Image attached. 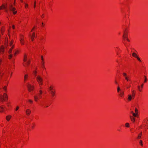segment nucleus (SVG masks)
Here are the masks:
<instances>
[{
    "label": "nucleus",
    "instance_id": "obj_1",
    "mask_svg": "<svg viewBox=\"0 0 148 148\" xmlns=\"http://www.w3.org/2000/svg\"><path fill=\"white\" fill-rule=\"evenodd\" d=\"M30 63V60L29 59H28L27 56L26 54L25 53L24 55L23 62V64L24 66L26 67L28 66Z\"/></svg>",
    "mask_w": 148,
    "mask_h": 148
},
{
    "label": "nucleus",
    "instance_id": "obj_2",
    "mask_svg": "<svg viewBox=\"0 0 148 148\" xmlns=\"http://www.w3.org/2000/svg\"><path fill=\"white\" fill-rule=\"evenodd\" d=\"M36 80L40 86L43 84V79L42 77L39 75H38L36 77Z\"/></svg>",
    "mask_w": 148,
    "mask_h": 148
},
{
    "label": "nucleus",
    "instance_id": "obj_3",
    "mask_svg": "<svg viewBox=\"0 0 148 148\" xmlns=\"http://www.w3.org/2000/svg\"><path fill=\"white\" fill-rule=\"evenodd\" d=\"M20 41L21 44V45H24L25 44L24 37L22 34H21L20 36Z\"/></svg>",
    "mask_w": 148,
    "mask_h": 148
},
{
    "label": "nucleus",
    "instance_id": "obj_4",
    "mask_svg": "<svg viewBox=\"0 0 148 148\" xmlns=\"http://www.w3.org/2000/svg\"><path fill=\"white\" fill-rule=\"evenodd\" d=\"M9 8L10 10L13 12L14 14H15L17 13V11H15L16 8L14 7H12V4L10 5Z\"/></svg>",
    "mask_w": 148,
    "mask_h": 148
},
{
    "label": "nucleus",
    "instance_id": "obj_5",
    "mask_svg": "<svg viewBox=\"0 0 148 148\" xmlns=\"http://www.w3.org/2000/svg\"><path fill=\"white\" fill-rule=\"evenodd\" d=\"M34 99L35 101H37L38 100L42 98L41 95H39V94H37L34 96Z\"/></svg>",
    "mask_w": 148,
    "mask_h": 148
},
{
    "label": "nucleus",
    "instance_id": "obj_6",
    "mask_svg": "<svg viewBox=\"0 0 148 148\" xmlns=\"http://www.w3.org/2000/svg\"><path fill=\"white\" fill-rule=\"evenodd\" d=\"M27 87L28 90L29 92L33 91L34 88V86L33 85H31V84L28 83L27 84Z\"/></svg>",
    "mask_w": 148,
    "mask_h": 148
},
{
    "label": "nucleus",
    "instance_id": "obj_7",
    "mask_svg": "<svg viewBox=\"0 0 148 148\" xmlns=\"http://www.w3.org/2000/svg\"><path fill=\"white\" fill-rule=\"evenodd\" d=\"M6 107L3 105H2L0 106V112H4Z\"/></svg>",
    "mask_w": 148,
    "mask_h": 148
},
{
    "label": "nucleus",
    "instance_id": "obj_8",
    "mask_svg": "<svg viewBox=\"0 0 148 148\" xmlns=\"http://www.w3.org/2000/svg\"><path fill=\"white\" fill-rule=\"evenodd\" d=\"M132 55L133 57L136 58L138 61L140 62H141V60H140V58L137 56V54L136 53H132Z\"/></svg>",
    "mask_w": 148,
    "mask_h": 148
},
{
    "label": "nucleus",
    "instance_id": "obj_9",
    "mask_svg": "<svg viewBox=\"0 0 148 148\" xmlns=\"http://www.w3.org/2000/svg\"><path fill=\"white\" fill-rule=\"evenodd\" d=\"M25 112L27 115L29 116L31 113V111L29 109H27L26 110Z\"/></svg>",
    "mask_w": 148,
    "mask_h": 148
},
{
    "label": "nucleus",
    "instance_id": "obj_10",
    "mask_svg": "<svg viewBox=\"0 0 148 148\" xmlns=\"http://www.w3.org/2000/svg\"><path fill=\"white\" fill-rule=\"evenodd\" d=\"M50 91V93L52 97H53L55 95L56 90L55 89L51 90Z\"/></svg>",
    "mask_w": 148,
    "mask_h": 148
},
{
    "label": "nucleus",
    "instance_id": "obj_11",
    "mask_svg": "<svg viewBox=\"0 0 148 148\" xmlns=\"http://www.w3.org/2000/svg\"><path fill=\"white\" fill-rule=\"evenodd\" d=\"M4 52V47L3 46H1L0 49V53H3Z\"/></svg>",
    "mask_w": 148,
    "mask_h": 148
},
{
    "label": "nucleus",
    "instance_id": "obj_12",
    "mask_svg": "<svg viewBox=\"0 0 148 148\" xmlns=\"http://www.w3.org/2000/svg\"><path fill=\"white\" fill-rule=\"evenodd\" d=\"M14 45H12V47L8 51V53L9 54H10L12 53V49L14 48Z\"/></svg>",
    "mask_w": 148,
    "mask_h": 148
},
{
    "label": "nucleus",
    "instance_id": "obj_13",
    "mask_svg": "<svg viewBox=\"0 0 148 148\" xmlns=\"http://www.w3.org/2000/svg\"><path fill=\"white\" fill-rule=\"evenodd\" d=\"M134 98V97H133L132 95H128V100L129 101H130L132 99Z\"/></svg>",
    "mask_w": 148,
    "mask_h": 148
},
{
    "label": "nucleus",
    "instance_id": "obj_14",
    "mask_svg": "<svg viewBox=\"0 0 148 148\" xmlns=\"http://www.w3.org/2000/svg\"><path fill=\"white\" fill-rule=\"evenodd\" d=\"M6 9H7V7L3 4L0 7V10Z\"/></svg>",
    "mask_w": 148,
    "mask_h": 148
},
{
    "label": "nucleus",
    "instance_id": "obj_15",
    "mask_svg": "<svg viewBox=\"0 0 148 148\" xmlns=\"http://www.w3.org/2000/svg\"><path fill=\"white\" fill-rule=\"evenodd\" d=\"M12 116L10 115H8L6 117V119L7 121H9L11 119Z\"/></svg>",
    "mask_w": 148,
    "mask_h": 148
},
{
    "label": "nucleus",
    "instance_id": "obj_16",
    "mask_svg": "<svg viewBox=\"0 0 148 148\" xmlns=\"http://www.w3.org/2000/svg\"><path fill=\"white\" fill-rule=\"evenodd\" d=\"M35 36V33L34 32H33L31 36V40L32 41H33L34 39Z\"/></svg>",
    "mask_w": 148,
    "mask_h": 148
},
{
    "label": "nucleus",
    "instance_id": "obj_17",
    "mask_svg": "<svg viewBox=\"0 0 148 148\" xmlns=\"http://www.w3.org/2000/svg\"><path fill=\"white\" fill-rule=\"evenodd\" d=\"M3 97L5 99H6L7 100L8 99V95H7V94H6V93H4L3 94Z\"/></svg>",
    "mask_w": 148,
    "mask_h": 148
},
{
    "label": "nucleus",
    "instance_id": "obj_18",
    "mask_svg": "<svg viewBox=\"0 0 148 148\" xmlns=\"http://www.w3.org/2000/svg\"><path fill=\"white\" fill-rule=\"evenodd\" d=\"M117 91L119 93H120V92H122L124 93L123 90H122L121 89H120V88L118 86L117 88Z\"/></svg>",
    "mask_w": 148,
    "mask_h": 148
},
{
    "label": "nucleus",
    "instance_id": "obj_19",
    "mask_svg": "<svg viewBox=\"0 0 148 148\" xmlns=\"http://www.w3.org/2000/svg\"><path fill=\"white\" fill-rule=\"evenodd\" d=\"M28 78V76L27 74H25L24 76V81L25 82Z\"/></svg>",
    "mask_w": 148,
    "mask_h": 148
},
{
    "label": "nucleus",
    "instance_id": "obj_20",
    "mask_svg": "<svg viewBox=\"0 0 148 148\" xmlns=\"http://www.w3.org/2000/svg\"><path fill=\"white\" fill-rule=\"evenodd\" d=\"M136 92L134 90H132V95H131L133 97H134L135 95Z\"/></svg>",
    "mask_w": 148,
    "mask_h": 148
},
{
    "label": "nucleus",
    "instance_id": "obj_21",
    "mask_svg": "<svg viewBox=\"0 0 148 148\" xmlns=\"http://www.w3.org/2000/svg\"><path fill=\"white\" fill-rule=\"evenodd\" d=\"M123 37L124 39H126L128 41H130V40L127 38V37H126L125 36V33H124V34L123 35Z\"/></svg>",
    "mask_w": 148,
    "mask_h": 148
},
{
    "label": "nucleus",
    "instance_id": "obj_22",
    "mask_svg": "<svg viewBox=\"0 0 148 148\" xmlns=\"http://www.w3.org/2000/svg\"><path fill=\"white\" fill-rule=\"evenodd\" d=\"M130 118L131 120L133 122H134L135 121V118L131 116H130Z\"/></svg>",
    "mask_w": 148,
    "mask_h": 148
},
{
    "label": "nucleus",
    "instance_id": "obj_23",
    "mask_svg": "<svg viewBox=\"0 0 148 148\" xmlns=\"http://www.w3.org/2000/svg\"><path fill=\"white\" fill-rule=\"evenodd\" d=\"M53 86H50L49 88V90L51 91V90H54L55 89H53Z\"/></svg>",
    "mask_w": 148,
    "mask_h": 148
},
{
    "label": "nucleus",
    "instance_id": "obj_24",
    "mask_svg": "<svg viewBox=\"0 0 148 148\" xmlns=\"http://www.w3.org/2000/svg\"><path fill=\"white\" fill-rule=\"evenodd\" d=\"M37 72L36 71H34L33 72V74L35 76H37Z\"/></svg>",
    "mask_w": 148,
    "mask_h": 148
},
{
    "label": "nucleus",
    "instance_id": "obj_25",
    "mask_svg": "<svg viewBox=\"0 0 148 148\" xmlns=\"http://www.w3.org/2000/svg\"><path fill=\"white\" fill-rule=\"evenodd\" d=\"M4 30L3 27H2L1 28V34H3L4 32Z\"/></svg>",
    "mask_w": 148,
    "mask_h": 148
},
{
    "label": "nucleus",
    "instance_id": "obj_26",
    "mask_svg": "<svg viewBox=\"0 0 148 148\" xmlns=\"http://www.w3.org/2000/svg\"><path fill=\"white\" fill-rule=\"evenodd\" d=\"M36 0H35L34 3V8H35L36 7Z\"/></svg>",
    "mask_w": 148,
    "mask_h": 148
},
{
    "label": "nucleus",
    "instance_id": "obj_27",
    "mask_svg": "<svg viewBox=\"0 0 148 148\" xmlns=\"http://www.w3.org/2000/svg\"><path fill=\"white\" fill-rule=\"evenodd\" d=\"M7 105L8 107H9L11 106L10 103L8 102L7 103Z\"/></svg>",
    "mask_w": 148,
    "mask_h": 148
},
{
    "label": "nucleus",
    "instance_id": "obj_28",
    "mask_svg": "<svg viewBox=\"0 0 148 148\" xmlns=\"http://www.w3.org/2000/svg\"><path fill=\"white\" fill-rule=\"evenodd\" d=\"M124 95V93L122 92H120L119 93V95L121 97H122Z\"/></svg>",
    "mask_w": 148,
    "mask_h": 148
},
{
    "label": "nucleus",
    "instance_id": "obj_29",
    "mask_svg": "<svg viewBox=\"0 0 148 148\" xmlns=\"http://www.w3.org/2000/svg\"><path fill=\"white\" fill-rule=\"evenodd\" d=\"M125 79L127 81H130V80L129 77H127V76L125 77Z\"/></svg>",
    "mask_w": 148,
    "mask_h": 148
},
{
    "label": "nucleus",
    "instance_id": "obj_30",
    "mask_svg": "<svg viewBox=\"0 0 148 148\" xmlns=\"http://www.w3.org/2000/svg\"><path fill=\"white\" fill-rule=\"evenodd\" d=\"M13 42H14V41L13 40H12L11 41L10 43V46H11L12 45Z\"/></svg>",
    "mask_w": 148,
    "mask_h": 148
},
{
    "label": "nucleus",
    "instance_id": "obj_31",
    "mask_svg": "<svg viewBox=\"0 0 148 148\" xmlns=\"http://www.w3.org/2000/svg\"><path fill=\"white\" fill-rule=\"evenodd\" d=\"M144 77H145V80H144V82H146L147 81V77L146 76H144Z\"/></svg>",
    "mask_w": 148,
    "mask_h": 148
},
{
    "label": "nucleus",
    "instance_id": "obj_32",
    "mask_svg": "<svg viewBox=\"0 0 148 148\" xmlns=\"http://www.w3.org/2000/svg\"><path fill=\"white\" fill-rule=\"evenodd\" d=\"M12 57V54L10 55L9 56L8 58L9 59H10Z\"/></svg>",
    "mask_w": 148,
    "mask_h": 148
},
{
    "label": "nucleus",
    "instance_id": "obj_33",
    "mask_svg": "<svg viewBox=\"0 0 148 148\" xmlns=\"http://www.w3.org/2000/svg\"><path fill=\"white\" fill-rule=\"evenodd\" d=\"M141 134H142V133H140V134H139L138 136V137H137V138L138 139H139L140 138H141Z\"/></svg>",
    "mask_w": 148,
    "mask_h": 148
},
{
    "label": "nucleus",
    "instance_id": "obj_34",
    "mask_svg": "<svg viewBox=\"0 0 148 148\" xmlns=\"http://www.w3.org/2000/svg\"><path fill=\"white\" fill-rule=\"evenodd\" d=\"M6 100V99L4 98H3L0 99V101L1 102H3Z\"/></svg>",
    "mask_w": 148,
    "mask_h": 148
},
{
    "label": "nucleus",
    "instance_id": "obj_35",
    "mask_svg": "<svg viewBox=\"0 0 148 148\" xmlns=\"http://www.w3.org/2000/svg\"><path fill=\"white\" fill-rule=\"evenodd\" d=\"M3 89L6 91V92L7 91V88L6 86H5L3 87Z\"/></svg>",
    "mask_w": 148,
    "mask_h": 148
},
{
    "label": "nucleus",
    "instance_id": "obj_36",
    "mask_svg": "<svg viewBox=\"0 0 148 148\" xmlns=\"http://www.w3.org/2000/svg\"><path fill=\"white\" fill-rule=\"evenodd\" d=\"M18 52H19L18 51H16L14 53V56H15L18 53Z\"/></svg>",
    "mask_w": 148,
    "mask_h": 148
},
{
    "label": "nucleus",
    "instance_id": "obj_37",
    "mask_svg": "<svg viewBox=\"0 0 148 148\" xmlns=\"http://www.w3.org/2000/svg\"><path fill=\"white\" fill-rule=\"evenodd\" d=\"M41 63L42 64V65L43 66L42 67H44V63H45V62H44V61H42Z\"/></svg>",
    "mask_w": 148,
    "mask_h": 148
},
{
    "label": "nucleus",
    "instance_id": "obj_38",
    "mask_svg": "<svg viewBox=\"0 0 148 148\" xmlns=\"http://www.w3.org/2000/svg\"><path fill=\"white\" fill-rule=\"evenodd\" d=\"M28 101L31 104H32L33 102V101L31 99H29Z\"/></svg>",
    "mask_w": 148,
    "mask_h": 148
},
{
    "label": "nucleus",
    "instance_id": "obj_39",
    "mask_svg": "<svg viewBox=\"0 0 148 148\" xmlns=\"http://www.w3.org/2000/svg\"><path fill=\"white\" fill-rule=\"evenodd\" d=\"M125 126L126 127H129V124L128 123H126L125 124Z\"/></svg>",
    "mask_w": 148,
    "mask_h": 148
},
{
    "label": "nucleus",
    "instance_id": "obj_40",
    "mask_svg": "<svg viewBox=\"0 0 148 148\" xmlns=\"http://www.w3.org/2000/svg\"><path fill=\"white\" fill-rule=\"evenodd\" d=\"M42 91L41 90H39V93L38 94L39 95H41L42 94Z\"/></svg>",
    "mask_w": 148,
    "mask_h": 148
},
{
    "label": "nucleus",
    "instance_id": "obj_41",
    "mask_svg": "<svg viewBox=\"0 0 148 148\" xmlns=\"http://www.w3.org/2000/svg\"><path fill=\"white\" fill-rule=\"evenodd\" d=\"M19 107L18 106H17L16 107V109H15V110L16 111H17L18 110V109H19Z\"/></svg>",
    "mask_w": 148,
    "mask_h": 148
},
{
    "label": "nucleus",
    "instance_id": "obj_42",
    "mask_svg": "<svg viewBox=\"0 0 148 148\" xmlns=\"http://www.w3.org/2000/svg\"><path fill=\"white\" fill-rule=\"evenodd\" d=\"M32 128H33L35 126V123H32Z\"/></svg>",
    "mask_w": 148,
    "mask_h": 148
},
{
    "label": "nucleus",
    "instance_id": "obj_43",
    "mask_svg": "<svg viewBox=\"0 0 148 148\" xmlns=\"http://www.w3.org/2000/svg\"><path fill=\"white\" fill-rule=\"evenodd\" d=\"M45 39V38L43 37H41L40 38V40H44Z\"/></svg>",
    "mask_w": 148,
    "mask_h": 148
},
{
    "label": "nucleus",
    "instance_id": "obj_44",
    "mask_svg": "<svg viewBox=\"0 0 148 148\" xmlns=\"http://www.w3.org/2000/svg\"><path fill=\"white\" fill-rule=\"evenodd\" d=\"M140 145H141V146H142L143 145V143H142V142L141 140H140Z\"/></svg>",
    "mask_w": 148,
    "mask_h": 148
},
{
    "label": "nucleus",
    "instance_id": "obj_45",
    "mask_svg": "<svg viewBox=\"0 0 148 148\" xmlns=\"http://www.w3.org/2000/svg\"><path fill=\"white\" fill-rule=\"evenodd\" d=\"M135 112L136 113V114H137L138 113V110L136 108L135 110Z\"/></svg>",
    "mask_w": 148,
    "mask_h": 148
},
{
    "label": "nucleus",
    "instance_id": "obj_46",
    "mask_svg": "<svg viewBox=\"0 0 148 148\" xmlns=\"http://www.w3.org/2000/svg\"><path fill=\"white\" fill-rule=\"evenodd\" d=\"M3 98V96L2 95H0V99H2Z\"/></svg>",
    "mask_w": 148,
    "mask_h": 148
},
{
    "label": "nucleus",
    "instance_id": "obj_47",
    "mask_svg": "<svg viewBox=\"0 0 148 148\" xmlns=\"http://www.w3.org/2000/svg\"><path fill=\"white\" fill-rule=\"evenodd\" d=\"M25 8H28V5L27 4H25Z\"/></svg>",
    "mask_w": 148,
    "mask_h": 148
},
{
    "label": "nucleus",
    "instance_id": "obj_48",
    "mask_svg": "<svg viewBox=\"0 0 148 148\" xmlns=\"http://www.w3.org/2000/svg\"><path fill=\"white\" fill-rule=\"evenodd\" d=\"M123 75L124 76H125V77H126V76H127V74H126V73H123Z\"/></svg>",
    "mask_w": 148,
    "mask_h": 148
},
{
    "label": "nucleus",
    "instance_id": "obj_49",
    "mask_svg": "<svg viewBox=\"0 0 148 148\" xmlns=\"http://www.w3.org/2000/svg\"><path fill=\"white\" fill-rule=\"evenodd\" d=\"M138 89L140 91H141V89H140V86H138Z\"/></svg>",
    "mask_w": 148,
    "mask_h": 148
},
{
    "label": "nucleus",
    "instance_id": "obj_50",
    "mask_svg": "<svg viewBox=\"0 0 148 148\" xmlns=\"http://www.w3.org/2000/svg\"><path fill=\"white\" fill-rule=\"evenodd\" d=\"M137 114L136 113H133V115L134 116H136Z\"/></svg>",
    "mask_w": 148,
    "mask_h": 148
},
{
    "label": "nucleus",
    "instance_id": "obj_51",
    "mask_svg": "<svg viewBox=\"0 0 148 148\" xmlns=\"http://www.w3.org/2000/svg\"><path fill=\"white\" fill-rule=\"evenodd\" d=\"M41 60H42V61H44V59H43V57L42 56H41Z\"/></svg>",
    "mask_w": 148,
    "mask_h": 148
},
{
    "label": "nucleus",
    "instance_id": "obj_52",
    "mask_svg": "<svg viewBox=\"0 0 148 148\" xmlns=\"http://www.w3.org/2000/svg\"><path fill=\"white\" fill-rule=\"evenodd\" d=\"M12 28L14 29H15V26L14 25H12Z\"/></svg>",
    "mask_w": 148,
    "mask_h": 148
},
{
    "label": "nucleus",
    "instance_id": "obj_53",
    "mask_svg": "<svg viewBox=\"0 0 148 148\" xmlns=\"http://www.w3.org/2000/svg\"><path fill=\"white\" fill-rule=\"evenodd\" d=\"M41 17L42 18H44V14H42V15L41 16Z\"/></svg>",
    "mask_w": 148,
    "mask_h": 148
},
{
    "label": "nucleus",
    "instance_id": "obj_54",
    "mask_svg": "<svg viewBox=\"0 0 148 148\" xmlns=\"http://www.w3.org/2000/svg\"><path fill=\"white\" fill-rule=\"evenodd\" d=\"M144 84H143L141 85V88H142L143 87V86Z\"/></svg>",
    "mask_w": 148,
    "mask_h": 148
},
{
    "label": "nucleus",
    "instance_id": "obj_55",
    "mask_svg": "<svg viewBox=\"0 0 148 148\" xmlns=\"http://www.w3.org/2000/svg\"><path fill=\"white\" fill-rule=\"evenodd\" d=\"M35 28V27H34L31 30V32H32L33 30Z\"/></svg>",
    "mask_w": 148,
    "mask_h": 148
},
{
    "label": "nucleus",
    "instance_id": "obj_56",
    "mask_svg": "<svg viewBox=\"0 0 148 148\" xmlns=\"http://www.w3.org/2000/svg\"><path fill=\"white\" fill-rule=\"evenodd\" d=\"M1 62H2V60L1 59H0V64H1Z\"/></svg>",
    "mask_w": 148,
    "mask_h": 148
},
{
    "label": "nucleus",
    "instance_id": "obj_57",
    "mask_svg": "<svg viewBox=\"0 0 148 148\" xmlns=\"http://www.w3.org/2000/svg\"><path fill=\"white\" fill-rule=\"evenodd\" d=\"M6 9V10H5V12H8V10L6 9Z\"/></svg>",
    "mask_w": 148,
    "mask_h": 148
},
{
    "label": "nucleus",
    "instance_id": "obj_58",
    "mask_svg": "<svg viewBox=\"0 0 148 148\" xmlns=\"http://www.w3.org/2000/svg\"><path fill=\"white\" fill-rule=\"evenodd\" d=\"M12 72H11V74H10V77H12Z\"/></svg>",
    "mask_w": 148,
    "mask_h": 148
},
{
    "label": "nucleus",
    "instance_id": "obj_59",
    "mask_svg": "<svg viewBox=\"0 0 148 148\" xmlns=\"http://www.w3.org/2000/svg\"><path fill=\"white\" fill-rule=\"evenodd\" d=\"M20 1L22 3H23V1L22 0H20Z\"/></svg>",
    "mask_w": 148,
    "mask_h": 148
},
{
    "label": "nucleus",
    "instance_id": "obj_60",
    "mask_svg": "<svg viewBox=\"0 0 148 148\" xmlns=\"http://www.w3.org/2000/svg\"><path fill=\"white\" fill-rule=\"evenodd\" d=\"M131 112V113H132V114H133V113H134L133 112V111H132Z\"/></svg>",
    "mask_w": 148,
    "mask_h": 148
},
{
    "label": "nucleus",
    "instance_id": "obj_61",
    "mask_svg": "<svg viewBox=\"0 0 148 148\" xmlns=\"http://www.w3.org/2000/svg\"><path fill=\"white\" fill-rule=\"evenodd\" d=\"M43 24H44L43 23H42V25H43Z\"/></svg>",
    "mask_w": 148,
    "mask_h": 148
},
{
    "label": "nucleus",
    "instance_id": "obj_62",
    "mask_svg": "<svg viewBox=\"0 0 148 148\" xmlns=\"http://www.w3.org/2000/svg\"><path fill=\"white\" fill-rule=\"evenodd\" d=\"M40 89H41V88H42L40 86Z\"/></svg>",
    "mask_w": 148,
    "mask_h": 148
},
{
    "label": "nucleus",
    "instance_id": "obj_63",
    "mask_svg": "<svg viewBox=\"0 0 148 148\" xmlns=\"http://www.w3.org/2000/svg\"><path fill=\"white\" fill-rule=\"evenodd\" d=\"M125 36L127 37V34H126Z\"/></svg>",
    "mask_w": 148,
    "mask_h": 148
},
{
    "label": "nucleus",
    "instance_id": "obj_64",
    "mask_svg": "<svg viewBox=\"0 0 148 148\" xmlns=\"http://www.w3.org/2000/svg\"><path fill=\"white\" fill-rule=\"evenodd\" d=\"M48 107V106H46V107Z\"/></svg>",
    "mask_w": 148,
    "mask_h": 148
}]
</instances>
